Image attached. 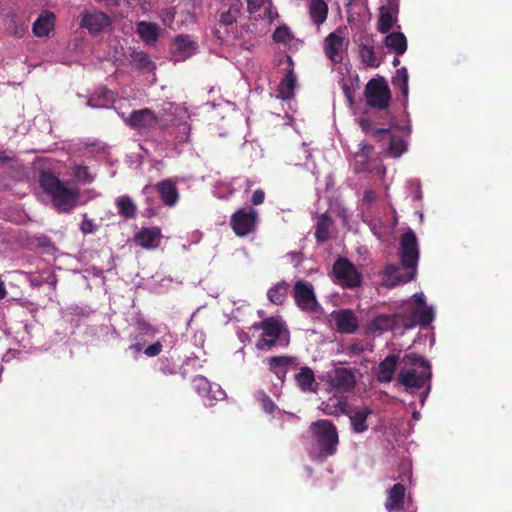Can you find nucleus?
Instances as JSON below:
<instances>
[{
	"mask_svg": "<svg viewBox=\"0 0 512 512\" xmlns=\"http://www.w3.org/2000/svg\"><path fill=\"white\" fill-rule=\"evenodd\" d=\"M167 15L170 16V20L173 21L174 19V12L172 9H170L168 12H167Z\"/></svg>",
	"mask_w": 512,
	"mask_h": 512,
	"instance_id": "nucleus-58",
	"label": "nucleus"
},
{
	"mask_svg": "<svg viewBox=\"0 0 512 512\" xmlns=\"http://www.w3.org/2000/svg\"><path fill=\"white\" fill-rule=\"evenodd\" d=\"M309 15L315 25L323 24L328 15L327 3L324 0H309Z\"/></svg>",
	"mask_w": 512,
	"mask_h": 512,
	"instance_id": "nucleus-26",
	"label": "nucleus"
},
{
	"mask_svg": "<svg viewBox=\"0 0 512 512\" xmlns=\"http://www.w3.org/2000/svg\"><path fill=\"white\" fill-rule=\"evenodd\" d=\"M406 150V143L399 135H390L387 147L388 153L393 157L401 156Z\"/></svg>",
	"mask_w": 512,
	"mask_h": 512,
	"instance_id": "nucleus-37",
	"label": "nucleus"
},
{
	"mask_svg": "<svg viewBox=\"0 0 512 512\" xmlns=\"http://www.w3.org/2000/svg\"><path fill=\"white\" fill-rule=\"evenodd\" d=\"M111 23L110 17L98 10H86L81 15L80 26L86 28L90 34L96 35Z\"/></svg>",
	"mask_w": 512,
	"mask_h": 512,
	"instance_id": "nucleus-14",
	"label": "nucleus"
},
{
	"mask_svg": "<svg viewBox=\"0 0 512 512\" xmlns=\"http://www.w3.org/2000/svg\"><path fill=\"white\" fill-rule=\"evenodd\" d=\"M331 317L335 323L336 330L342 334H353L359 328V320L350 309L333 311Z\"/></svg>",
	"mask_w": 512,
	"mask_h": 512,
	"instance_id": "nucleus-15",
	"label": "nucleus"
},
{
	"mask_svg": "<svg viewBox=\"0 0 512 512\" xmlns=\"http://www.w3.org/2000/svg\"><path fill=\"white\" fill-rule=\"evenodd\" d=\"M377 199V193L374 190H365L363 194V205L369 208Z\"/></svg>",
	"mask_w": 512,
	"mask_h": 512,
	"instance_id": "nucleus-48",
	"label": "nucleus"
},
{
	"mask_svg": "<svg viewBox=\"0 0 512 512\" xmlns=\"http://www.w3.org/2000/svg\"><path fill=\"white\" fill-rule=\"evenodd\" d=\"M97 225L94 223L92 219L88 218V215L85 213L83 214V219L80 224V231L86 235L96 232Z\"/></svg>",
	"mask_w": 512,
	"mask_h": 512,
	"instance_id": "nucleus-43",
	"label": "nucleus"
},
{
	"mask_svg": "<svg viewBox=\"0 0 512 512\" xmlns=\"http://www.w3.org/2000/svg\"><path fill=\"white\" fill-rule=\"evenodd\" d=\"M124 122L140 135H149L158 127L165 129V126H161L160 118L150 108L133 110L128 117L124 118Z\"/></svg>",
	"mask_w": 512,
	"mask_h": 512,
	"instance_id": "nucleus-6",
	"label": "nucleus"
},
{
	"mask_svg": "<svg viewBox=\"0 0 512 512\" xmlns=\"http://www.w3.org/2000/svg\"><path fill=\"white\" fill-rule=\"evenodd\" d=\"M343 45L344 38L336 32L330 33L325 38L324 51L332 63L339 64L343 61Z\"/></svg>",
	"mask_w": 512,
	"mask_h": 512,
	"instance_id": "nucleus-19",
	"label": "nucleus"
},
{
	"mask_svg": "<svg viewBox=\"0 0 512 512\" xmlns=\"http://www.w3.org/2000/svg\"><path fill=\"white\" fill-rule=\"evenodd\" d=\"M402 361L404 366L398 374V382L407 392L425 387L423 402L431 389L432 369L429 361L417 354L405 355Z\"/></svg>",
	"mask_w": 512,
	"mask_h": 512,
	"instance_id": "nucleus-2",
	"label": "nucleus"
},
{
	"mask_svg": "<svg viewBox=\"0 0 512 512\" xmlns=\"http://www.w3.org/2000/svg\"><path fill=\"white\" fill-rule=\"evenodd\" d=\"M332 224L331 218L327 215V213L322 214L315 228V238L317 242L324 243L329 238V229Z\"/></svg>",
	"mask_w": 512,
	"mask_h": 512,
	"instance_id": "nucleus-32",
	"label": "nucleus"
},
{
	"mask_svg": "<svg viewBox=\"0 0 512 512\" xmlns=\"http://www.w3.org/2000/svg\"><path fill=\"white\" fill-rule=\"evenodd\" d=\"M162 348H163V346H162L161 342L157 341V342L147 346L144 349V354L148 357H155L161 353Z\"/></svg>",
	"mask_w": 512,
	"mask_h": 512,
	"instance_id": "nucleus-47",
	"label": "nucleus"
},
{
	"mask_svg": "<svg viewBox=\"0 0 512 512\" xmlns=\"http://www.w3.org/2000/svg\"><path fill=\"white\" fill-rule=\"evenodd\" d=\"M406 488L401 483L394 484L387 493L385 508L388 512H399L404 507Z\"/></svg>",
	"mask_w": 512,
	"mask_h": 512,
	"instance_id": "nucleus-21",
	"label": "nucleus"
},
{
	"mask_svg": "<svg viewBox=\"0 0 512 512\" xmlns=\"http://www.w3.org/2000/svg\"><path fill=\"white\" fill-rule=\"evenodd\" d=\"M98 3H105L107 6L116 4V0H95Z\"/></svg>",
	"mask_w": 512,
	"mask_h": 512,
	"instance_id": "nucleus-56",
	"label": "nucleus"
},
{
	"mask_svg": "<svg viewBox=\"0 0 512 512\" xmlns=\"http://www.w3.org/2000/svg\"><path fill=\"white\" fill-rule=\"evenodd\" d=\"M333 275L337 284L343 288H355L361 283V275L346 258H339L333 264Z\"/></svg>",
	"mask_w": 512,
	"mask_h": 512,
	"instance_id": "nucleus-10",
	"label": "nucleus"
},
{
	"mask_svg": "<svg viewBox=\"0 0 512 512\" xmlns=\"http://www.w3.org/2000/svg\"><path fill=\"white\" fill-rule=\"evenodd\" d=\"M118 214L125 219H132L136 216L137 206L128 195L120 196L115 201Z\"/></svg>",
	"mask_w": 512,
	"mask_h": 512,
	"instance_id": "nucleus-31",
	"label": "nucleus"
},
{
	"mask_svg": "<svg viewBox=\"0 0 512 512\" xmlns=\"http://www.w3.org/2000/svg\"><path fill=\"white\" fill-rule=\"evenodd\" d=\"M371 151H372V146L364 144V145H362L361 151L359 154H357V156L362 157V158H368Z\"/></svg>",
	"mask_w": 512,
	"mask_h": 512,
	"instance_id": "nucleus-54",
	"label": "nucleus"
},
{
	"mask_svg": "<svg viewBox=\"0 0 512 512\" xmlns=\"http://www.w3.org/2000/svg\"><path fill=\"white\" fill-rule=\"evenodd\" d=\"M416 302L419 304V306L424 307L426 306L425 299L423 295L417 297Z\"/></svg>",
	"mask_w": 512,
	"mask_h": 512,
	"instance_id": "nucleus-57",
	"label": "nucleus"
},
{
	"mask_svg": "<svg viewBox=\"0 0 512 512\" xmlns=\"http://www.w3.org/2000/svg\"><path fill=\"white\" fill-rule=\"evenodd\" d=\"M254 328L262 331L256 343L258 350L269 351L277 344L285 347L289 345V331L279 317H267L261 322L254 324Z\"/></svg>",
	"mask_w": 512,
	"mask_h": 512,
	"instance_id": "nucleus-5",
	"label": "nucleus"
},
{
	"mask_svg": "<svg viewBox=\"0 0 512 512\" xmlns=\"http://www.w3.org/2000/svg\"><path fill=\"white\" fill-rule=\"evenodd\" d=\"M371 413L372 410L368 406H362L349 415L351 427L355 433H363L368 430L367 418Z\"/></svg>",
	"mask_w": 512,
	"mask_h": 512,
	"instance_id": "nucleus-24",
	"label": "nucleus"
},
{
	"mask_svg": "<svg viewBox=\"0 0 512 512\" xmlns=\"http://www.w3.org/2000/svg\"><path fill=\"white\" fill-rule=\"evenodd\" d=\"M129 349L135 353V354H138L139 352L142 351V344L141 343H135V344H132L130 345Z\"/></svg>",
	"mask_w": 512,
	"mask_h": 512,
	"instance_id": "nucleus-55",
	"label": "nucleus"
},
{
	"mask_svg": "<svg viewBox=\"0 0 512 512\" xmlns=\"http://www.w3.org/2000/svg\"><path fill=\"white\" fill-rule=\"evenodd\" d=\"M75 176L85 183H91L93 181V177L90 175L87 166H78L75 170Z\"/></svg>",
	"mask_w": 512,
	"mask_h": 512,
	"instance_id": "nucleus-45",
	"label": "nucleus"
},
{
	"mask_svg": "<svg viewBox=\"0 0 512 512\" xmlns=\"http://www.w3.org/2000/svg\"><path fill=\"white\" fill-rule=\"evenodd\" d=\"M398 360V356L389 355L380 362L378 366V380L380 382L388 383L392 380Z\"/></svg>",
	"mask_w": 512,
	"mask_h": 512,
	"instance_id": "nucleus-25",
	"label": "nucleus"
},
{
	"mask_svg": "<svg viewBox=\"0 0 512 512\" xmlns=\"http://www.w3.org/2000/svg\"><path fill=\"white\" fill-rule=\"evenodd\" d=\"M295 380L302 391H309L315 382V375L310 367H301L295 375Z\"/></svg>",
	"mask_w": 512,
	"mask_h": 512,
	"instance_id": "nucleus-33",
	"label": "nucleus"
},
{
	"mask_svg": "<svg viewBox=\"0 0 512 512\" xmlns=\"http://www.w3.org/2000/svg\"><path fill=\"white\" fill-rule=\"evenodd\" d=\"M137 33L145 43L151 44L158 40L160 28L156 23L141 21L137 24Z\"/></svg>",
	"mask_w": 512,
	"mask_h": 512,
	"instance_id": "nucleus-27",
	"label": "nucleus"
},
{
	"mask_svg": "<svg viewBox=\"0 0 512 512\" xmlns=\"http://www.w3.org/2000/svg\"><path fill=\"white\" fill-rule=\"evenodd\" d=\"M149 325L147 323H144V328L143 329H146Z\"/></svg>",
	"mask_w": 512,
	"mask_h": 512,
	"instance_id": "nucleus-61",
	"label": "nucleus"
},
{
	"mask_svg": "<svg viewBox=\"0 0 512 512\" xmlns=\"http://www.w3.org/2000/svg\"><path fill=\"white\" fill-rule=\"evenodd\" d=\"M319 409L325 414V415H328V416H339V412L337 410V407H336V404L335 402H331V401H323L320 406H319Z\"/></svg>",
	"mask_w": 512,
	"mask_h": 512,
	"instance_id": "nucleus-44",
	"label": "nucleus"
},
{
	"mask_svg": "<svg viewBox=\"0 0 512 512\" xmlns=\"http://www.w3.org/2000/svg\"><path fill=\"white\" fill-rule=\"evenodd\" d=\"M265 200V192L262 189H257L253 192L251 203L253 205H261Z\"/></svg>",
	"mask_w": 512,
	"mask_h": 512,
	"instance_id": "nucleus-50",
	"label": "nucleus"
},
{
	"mask_svg": "<svg viewBox=\"0 0 512 512\" xmlns=\"http://www.w3.org/2000/svg\"><path fill=\"white\" fill-rule=\"evenodd\" d=\"M371 161L368 158H364L363 160H356L354 164V171L356 173H363L372 171Z\"/></svg>",
	"mask_w": 512,
	"mask_h": 512,
	"instance_id": "nucleus-46",
	"label": "nucleus"
},
{
	"mask_svg": "<svg viewBox=\"0 0 512 512\" xmlns=\"http://www.w3.org/2000/svg\"><path fill=\"white\" fill-rule=\"evenodd\" d=\"M289 69L285 77L281 80L278 93L279 97L283 100L291 99L294 96V90L296 87V75L293 71V61L290 56H288Z\"/></svg>",
	"mask_w": 512,
	"mask_h": 512,
	"instance_id": "nucleus-22",
	"label": "nucleus"
},
{
	"mask_svg": "<svg viewBox=\"0 0 512 512\" xmlns=\"http://www.w3.org/2000/svg\"><path fill=\"white\" fill-rule=\"evenodd\" d=\"M256 398L261 403L262 409L266 413L272 414L276 409L275 403L264 391H258L256 393Z\"/></svg>",
	"mask_w": 512,
	"mask_h": 512,
	"instance_id": "nucleus-40",
	"label": "nucleus"
},
{
	"mask_svg": "<svg viewBox=\"0 0 512 512\" xmlns=\"http://www.w3.org/2000/svg\"><path fill=\"white\" fill-rule=\"evenodd\" d=\"M404 315V329H412L416 325L428 326L434 320V311L431 307L424 306L414 309Z\"/></svg>",
	"mask_w": 512,
	"mask_h": 512,
	"instance_id": "nucleus-17",
	"label": "nucleus"
},
{
	"mask_svg": "<svg viewBox=\"0 0 512 512\" xmlns=\"http://www.w3.org/2000/svg\"><path fill=\"white\" fill-rule=\"evenodd\" d=\"M315 448L316 458L325 461L328 457L337 452L339 444V435L336 426L329 420L318 419L310 424Z\"/></svg>",
	"mask_w": 512,
	"mask_h": 512,
	"instance_id": "nucleus-4",
	"label": "nucleus"
},
{
	"mask_svg": "<svg viewBox=\"0 0 512 512\" xmlns=\"http://www.w3.org/2000/svg\"><path fill=\"white\" fill-rule=\"evenodd\" d=\"M130 60L139 70L147 69L154 65L149 56L143 51H133L130 54Z\"/></svg>",
	"mask_w": 512,
	"mask_h": 512,
	"instance_id": "nucleus-39",
	"label": "nucleus"
},
{
	"mask_svg": "<svg viewBox=\"0 0 512 512\" xmlns=\"http://www.w3.org/2000/svg\"><path fill=\"white\" fill-rule=\"evenodd\" d=\"M289 288L290 285L287 281L278 282L267 291L268 300L274 305H282L287 298Z\"/></svg>",
	"mask_w": 512,
	"mask_h": 512,
	"instance_id": "nucleus-29",
	"label": "nucleus"
},
{
	"mask_svg": "<svg viewBox=\"0 0 512 512\" xmlns=\"http://www.w3.org/2000/svg\"><path fill=\"white\" fill-rule=\"evenodd\" d=\"M160 371L164 375H172L175 373V368L170 365V362L168 359L161 361Z\"/></svg>",
	"mask_w": 512,
	"mask_h": 512,
	"instance_id": "nucleus-52",
	"label": "nucleus"
},
{
	"mask_svg": "<svg viewBox=\"0 0 512 512\" xmlns=\"http://www.w3.org/2000/svg\"><path fill=\"white\" fill-rule=\"evenodd\" d=\"M268 370L283 383L290 369H296L299 365L298 358L291 355H276L267 358Z\"/></svg>",
	"mask_w": 512,
	"mask_h": 512,
	"instance_id": "nucleus-13",
	"label": "nucleus"
},
{
	"mask_svg": "<svg viewBox=\"0 0 512 512\" xmlns=\"http://www.w3.org/2000/svg\"><path fill=\"white\" fill-rule=\"evenodd\" d=\"M39 184L43 191L51 197L52 204L60 213H70L78 205L79 189L69 188L56 175L42 171Z\"/></svg>",
	"mask_w": 512,
	"mask_h": 512,
	"instance_id": "nucleus-3",
	"label": "nucleus"
},
{
	"mask_svg": "<svg viewBox=\"0 0 512 512\" xmlns=\"http://www.w3.org/2000/svg\"><path fill=\"white\" fill-rule=\"evenodd\" d=\"M408 79V71L405 67L397 69L396 75L392 79L393 86L402 92L405 99L408 97Z\"/></svg>",
	"mask_w": 512,
	"mask_h": 512,
	"instance_id": "nucleus-35",
	"label": "nucleus"
},
{
	"mask_svg": "<svg viewBox=\"0 0 512 512\" xmlns=\"http://www.w3.org/2000/svg\"><path fill=\"white\" fill-rule=\"evenodd\" d=\"M385 46L393 50L396 55H403L407 50V39L401 32H392L385 37Z\"/></svg>",
	"mask_w": 512,
	"mask_h": 512,
	"instance_id": "nucleus-28",
	"label": "nucleus"
},
{
	"mask_svg": "<svg viewBox=\"0 0 512 512\" xmlns=\"http://www.w3.org/2000/svg\"><path fill=\"white\" fill-rule=\"evenodd\" d=\"M239 10L236 6H231L227 11L220 14L219 21L224 25H231L237 21Z\"/></svg>",
	"mask_w": 512,
	"mask_h": 512,
	"instance_id": "nucleus-42",
	"label": "nucleus"
},
{
	"mask_svg": "<svg viewBox=\"0 0 512 512\" xmlns=\"http://www.w3.org/2000/svg\"><path fill=\"white\" fill-rule=\"evenodd\" d=\"M360 57L362 58V61L369 67H378L380 65L372 45H361Z\"/></svg>",
	"mask_w": 512,
	"mask_h": 512,
	"instance_id": "nucleus-38",
	"label": "nucleus"
},
{
	"mask_svg": "<svg viewBox=\"0 0 512 512\" xmlns=\"http://www.w3.org/2000/svg\"><path fill=\"white\" fill-rule=\"evenodd\" d=\"M155 189L164 205L174 207L178 203L180 195L174 180H161L155 185Z\"/></svg>",
	"mask_w": 512,
	"mask_h": 512,
	"instance_id": "nucleus-20",
	"label": "nucleus"
},
{
	"mask_svg": "<svg viewBox=\"0 0 512 512\" xmlns=\"http://www.w3.org/2000/svg\"><path fill=\"white\" fill-rule=\"evenodd\" d=\"M258 212L251 207L237 209L230 218V226L238 237H245L255 231Z\"/></svg>",
	"mask_w": 512,
	"mask_h": 512,
	"instance_id": "nucleus-9",
	"label": "nucleus"
},
{
	"mask_svg": "<svg viewBox=\"0 0 512 512\" xmlns=\"http://www.w3.org/2000/svg\"><path fill=\"white\" fill-rule=\"evenodd\" d=\"M403 320V313L379 314L368 323L367 330L372 333L396 331L401 327L404 328Z\"/></svg>",
	"mask_w": 512,
	"mask_h": 512,
	"instance_id": "nucleus-12",
	"label": "nucleus"
},
{
	"mask_svg": "<svg viewBox=\"0 0 512 512\" xmlns=\"http://www.w3.org/2000/svg\"><path fill=\"white\" fill-rule=\"evenodd\" d=\"M192 387L199 396L209 400L208 405H213L214 400L222 399L225 395L220 388L214 391L210 381L202 375L193 378Z\"/></svg>",
	"mask_w": 512,
	"mask_h": 512,
	"instance_id": "nucleus-18",
	"label": "nucleus"
},
{
	"mask_svg": "<svg viewBox=\"0 0 512 512\" xmlns=\"http://www.w3.org/2000/svg\"><path fill=\"white\" fill-rule=\"evenodd\" d=\"M413 417H414V418H417V417H418V413H417V412H414Z\"/></svg>",
	"mask_w": 512,
	"mask_h": 512,
	"instance_id": "nucleus-60",
	"label": "nucleus"
},
{
	"mask_svg": "<svg viewBox=\"0 0 512 512\" xmlns=\"http://www.w3.org/2000/svg\"><path fill=\"white\" fill-rule=\"evenodd\" d=\"M400 64V60L398 58H395L393 61V65L397 67Z\"/></svg>",
	"mask_w": 512,
	"mask_h": 512,
	"instance_id": "nucleus-59",
	"label": "nucleus"
},
{
	"mask_svg": "<svg viewBox=\"0 0 512 512\" xmlns=\"http://www.w3.org/2000/svg\"><path fill=\"white\" fill-rule=\"evenodd\" d=\"M327 382L338 392H351L356 386V376L352 369L336 367L327 373Z\"/></svg>",
	"mask_w": 512,
	"mask_h": 512,
	"instance_id": "nucleus-11",
	"label": "nucleus"
},
{
	"mask_svg": "<svg viewBox=\"0 0 512 512\" xmlns=\"http://www.w3.org/2000/svg\"><path fill=\"white\" fill-rule=\"evenodd\" d=\"M365 99L369 107L384 110L389 106L391 92L384 78L371 79L365 87Z\"/></svg>",
	"mask_w": 512,
	"mask_h": 512,
	"instance_id": "nucleus-7",
	"label": "nucleus"
},
{
	"mask_svg": "<svg viewBox=\"0 0 512 512\" xmlns=\"http://www.w3.org/2000/svg\"><path fill=\"white\" fill-rule=\"evenodd\" d=\"M264 3L265 0H247L248 12L251 14L258 12Z\"/></svg>",
	"mask_w": 512,
	"mask_h": 512,
	"instance_id": "nucleus-49",
	"label": "nucleus"
},
{
	"mask_svg": "<svg viewBox=\"0 0 512 512\" xmlns=\"http://www.w3.org/2000/svg\"><path fill=\"white\" fill-rule=\"evenodd\" d=\"M272 37L275 42L286 44L291 41L292 34L288 27L281 26L275 29Z\"/></svg>",
	"mask_w": 512,
	"mask_h": 512,
	"instance_id": "nucleus-41",
	"label": "nucleus"
},
{
	"mask_svg": "<svg viewBox=\"0 0 512 512\" xmlns=\"http://www.w3.org/2000/svg\"><path fill=\"white\" fill-rule=\"evenodd\" d=\"M359 125L363 132L371 133L372 136L377 140H381L386 135H390L389 129H385V128L374 129L372 121L368 118H361L359 120Z\"/></svg>",
	"mask_w": 512,
	"mask_h": 512,
	"instance_id": "nucleus-36",
	"label": "nucleus"
},
{
	"mask_svg": "<svg viewBox=\"0 0 512 512\" xmlns=\"http://www.w3.org/2000/svg\"><path fill=\"white\" fill-rule=\"evenodd\" d=\"M394 21L390 8L382 6L378 19V31L383 34L388 33L393 27Z\"/></svg>",
	"mask_w": 512,
	"mask_h": 512,
	"instance_id": "nucleus-34",
	"label": "nucleus"
},
{
	"mask_svg": "<svg viewBox=\"0 0 512 512\" xmlns=\"http://www.w3.org/2000/svg\"><path fill=\"white\" fill-rule=\"evenodd\" d=\"M335 404H336L337 410L339 412V415L340 414H344V415L350 414V407H349L348 402L345 399L338 400L335 402Z\"/></svg>",
	"mask_w": 512,
	"mask_h": 512,
	"instance_id": "nucleus-51",
	"label": "nucleus"
},
{
	"mask_svg": "<svg viewBox=\"0 0 512 512\" xmlns=\"http://www.w3.org/2000/svg\"><path fill=\"white\" fill-rule=\"evenodd\" d=\"M198 44L188 35H177L172 42V54L175 61H185L195 54Z\"/></svg>",
	"mask_w": 512,
	"mask_h": 512,
	"instance_id": "nucleus-16",
	"label": "nucleus"
},
{
	"mask_svg": "<svg viewBox=\"0 0 512 512\" xmlns=\"http://www.w3.org/2000/svg\"><path fill=\"white\" fill-rule=\"evenodd\" d=\"M55 15L50 11H44L33 23V33L37 37L48 36L50 31L54 28Z\"/></svg>",
	"mask_w": 512,
	"mask_h": 512,
	"instance_id": "nucleus-23",
	"label": "nucleus"
},
{
	"mask_svg": "<svg viewBox=\"0 0 512 512\" xmlns=\"http://www.w3.org/2000/svg\"><path fill=\"white\" fill-rule=\"evenodd\" d=\"M293 298L297 307L309 313H317L321 309L317 301L313 285L304 279L297 280L293 287Z\"/></svg>",
	"mask_w": 512,
	"mask_h": 512,
	"instance_id": "nucleus-8",
	"label": "nucleus"
},
{
	"mask_svg": "<svg viewBox=\"0 0 512 512\" xmlns=\"http://www.w3.org/2000/svg\"><path fill=\"white\" fill-rule=\"evenodd\" d=\"M15 160V156H11L7 153V151H0V162L3 164H8Z\"/></svg>",
	"mask_w": 512,
	"mask_h": 512,
	"instance_id": "nucleus-53",
	"label": "nucleus"
},
{
	"mask_svg": "<svg viewBox=\"0 0 512 512\" xmlns=\"http://www.w3.org/2000/svg\"><path fill=\"white\" fill-rule=\"evenodd\" d=\"M400 260L404 269L411 270L407 275L400 274L401 268L394 264L385 267V276L390 281L391 286L400 283H407L414 279L416 275V267L419 260V248L416 234L413 230L406 231L400 239Z\"/></svg>",
	"mask_w": 512,
	"mask_h": 512,
	"instance_id": "nucleus-1",
	"label": "nucleus"
},
{
	"mask_svg": "<svg viewBox=\"0 0 512 512\" xmlns=\"http://www.w3.org/2000/svg\"><path fill=\"white\" fill-rule=\"evenodd\" d=\"M160 237V230L156 227L143 228L135 235V242L142 248H151L157 238Z\"/></svg>",
	"mask_w": 512,
	"mask_h": 512,
	"instance_id": "nucleus-30",
	"label": "nucleus"
}]
</instances>
